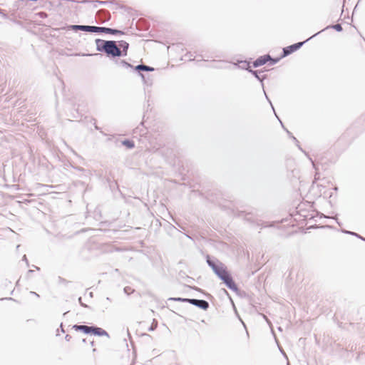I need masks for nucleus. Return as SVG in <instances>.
Wrapping results in <instances>:
<instances>
[{
  "mask_svg": "<svg viewBox=\"0 0 365 365\" xmlns=\"http://www.w3.org/2000/svg\"><path fill=\"white\" fill-rule=\"evenodd\" d=\"M96 50L105 53L108 58H114L120 57V49L118 46L117 41L112 40L96 39Z\"/></svg>",
  "mask_w": 365,
  "mask_h": 365,
  "instance_id": "1",
  "label": "nucleus"
},
{
  "mask_svg": "<svg viewBox=\"0 0 365 365\" xmlns=\"http://www.w3.org/2000/svg\"><path fill=\"white\" fill-rule=\"evenodd\" d=\"M69 29L73 31H85L90 33H104L107 34L118 35L124 34V32L113 28L96 26H88V25H70Z\"/></svg>",
  "mask_w": 365,
  "mask_h": 365,
  "instance_id": "2",
  "label": "nucleus"
},
{
  "mask_svg": "<svg viewBox=\"0 0 365 365\" xmlns=\"http://www.w3.org/2000/svg\"><path fill=\"white\" fill-rule=\"evenodd\" d=\"M318 34H319V33H316L315 34H314L313 36H312L311 37H309V38H307V40H305L304 41L297 42V43H293V44H292L290 46H286V47L283 48H282V53L281 54V58L287 57V56L291 55L292 53H293L294 52L297 51L306 42H307L308 41H309L312 38L315 37Z\"/></svg>",
  "mask_w": 365,
  "mask_h": 365,
  "instance_id": "3",
  "label": "nucleus"
},
{
  "mask_svg": "<svg viewBox=\"0 0 365 365\" xmlns=\"http://www.w3.org/2000/svg\"><path fill=\"white\" fill-rule=\"evenodd\" d=\"M190 304L205 311L210 307L209 302L204 299H190Z\"/></svg>",
  "mask_w": 365,
  "mask_h": 365,
  "instance_id": "4",
  "label": "nucleus"
},
{
  "mask_svg": "<svg viewBox=\"0 0 365 365\" xmlns=\"http://www.w3.org/2000/svg\"><path fill=\"white\" fill-rule=\"evenodd\" d=\"M272 59V56L269 54H265L263 56H259L256 60H255L252 63V66L254 68H258L262 66L267 63H268L269 60Z\"/></svg>",
  "mask_w": 365,
  "mask_h": 365,
  "instance_id": "5",
  "label": "nucleus"
},
{
  "mask_svg": "<svg viewBox=\"0 0 365 365\" xmlns=\"http://www.w3.org/2000/svg\"><path fill=\"white\" fill-rule=\"evenodd\" d=\"M88 334H92L98 336H106L109 337L108 333L103 329L97 326H90Z\"/></svg>",
  "mask_w": 365,
  "mask_h": 365,
  "instance_id": "6",
  "label": "nucleus"
},
{
  "mask_svg": "<svg viewBox=\"0 0 365 365\" xmlns=\"http://www.w3.org/2000/svg\"><path fill=\"white\" fill-rule=\"evenodd\" d=\"M133 70L135 71L138 73L139 76H140V74H143L142 72H144V71L151 72V71H155V68L150 66H147V65L141 63V64L134 66Z\"/></svg>",
  "mask_w": 365,
  "mask_h": 365,
  "instance_id": "7",
  "label": "nucleus"
},
{
  "mask_svg": "<svg viewBox=\"0 0 365 365\" xmlns=\"http://www.w3.org/2000/svg\"><path fill=\"white\" fill-rule=\"evenodd\" d=\"M212 269L218 278L221 277L224 272L227 271V267L222 262H219V264Z\"/></svg>",
  "mask_w": 365,
  "mask_h": 365,
  "instance_id": "8",
  "label": "nucleus"
},
{
  "mask_svg": "<svg viewBox=\"0 0 365 365\" xmlns=\"http://www.w3.org/2000/svg\"><path fill=\"white\" fill-rule=\"evenodd\" d=\"M248 72L250 73L252 76H254L260 83L262 88H264V80L267 78V76L264 74L260 76L259 73L262 72V71L249 69Z\"/></svg>",
  "mask_w": 365,
  "mask_h": 365,
  "instance_id": "9",
  "label": "nucleus"
},
{
  "mask_svg": "<svg viewBox=\"0 0 365 365\" xmlns=\"http://www.w3.org/2000/svg\"><path fill=\"white\" fill-rule=\"evenodd\" d=\"M117 44H118V46H119V48L120 49V57L127 56L128 50L129 48V43L128 42H126L125 41L121 40V41H117Z\"/></svg>",
  "mask_w": 365,
  "mask_h": 365,
  "instance_id": "10",
  "label": "nucleus"
},
{
  "mask_svg": "<svg viewBox=\"0 0 365 365\" xmlns=\"http://www.w3.org/2000/svg\"><path fill=\"white\" fill-rule=\"evenodd\" d=\"M206 262L207 263V265L211 268L213 269L215 266L219 264V262H221L215 257H211L210 255L206 256Z\"/></svg>",
  "mask_w": 365,
  "mask_h": 365,
  "instance_id": "11",
  "label": "nucleus"
},
{
  "mask_svg": "<svg viewBox=\"0 0 365 365\" xmlns=\"http://www.w3.org/2000/svg\"><path fill=\"white\" fill-rule=\"evenodd\" d=\"M235 66H237L239 68L242 70H246L248 71L249 69H251V67L250 66V63L247 61H237L236 63H234Z\"/></svg>",
  "mask_w": 365,
  "mask_h": 365,
  "instance_id": "12",
  "label": "nucleus"
},
{
  "mask_svg": "<svg viewBox=\"0 0 365 365\" xmlns=\"http://www.w3.org/2000/svg\"><path fill=\"white\" fill-rule=\"evenodd\" d=\"M89 328H90V326L78 325V324H75L72 327V329H73L74 330L78 331H82L83 333H84L86 334H88V331H90Z\"/></svg>",
  "mask_w": 365,
  "mask_h": 365,
  "instance_id": "13",
  "label": "nucleus"
},
{
  "mask_svg": "<svg viewBox=\"0 0 365 365\" xmlns=\"http://www.w3.org/2000/svg\"><path fill=\"white\" fill-rule=\"evenodd\" d=\"M219 279L222 280L225 285H227V284L233 278L230 272L227 270L225 272H224V274Z\"/></svg>",
  "mask_w": 365,
  "mask_h": 365,
  "instance_id": "14",
  "label": "nucleus"
},
{
  "mask_svg": "<svg viewBox=\"0 0 365 365\" xmlns=\"http://www.w3.org/2000/svg\"><path fill=\"white\" fill-rule=\"evenodd\" d=\"M277 118H278V120H279V122H280V123H281V125H282V128H283L287 131V133H288L289 136V137H291V138L293 139V140L295 142V143H296V145H297V147L299 148V149L300 150H302V152H304V153L307 155V154L305 153V151H304V150H302V148L300 147V145H299V141H298V140H297L294 136H293V135H292V133H291V132H289L287 129H286V128H284V125H283L282 122L280 120V119H279L278 117H277Z\"/></svg>",
  "mask_w": 365,
  "mask_h": 365,
  "instance_id": "15",
  "label": "nucleus"
},
{
  "mask_svg": "<svg viewBox=\"0 0 365 365\" xmlns=\"http://www.w3.org/2000/svg\"><path fill=\"white\" fill-rule=\"evenodd\" d=\"M226 287L237 294L240 292V289L233 279L227 284Z\"/></svg>",
  "mask_w": 365,
  "mask_h": 365,
  "instance_id": "16",
  "label": "nucleus"
},
{
  "mask_svg": "<svg viewBox=\"0 0 365 365\" xmlns=\"http://www.w3.org/2000/svg\"><path fill=\"white\" fill-rule=\"evenodd\" d=\"M140 76L141 77L145 85L147 86H151L153 85V79L150 75L146 76L145 74H140Z\"/></svg>",
  "mask_w": 365,
  "mask_h": 365,
  "instance_id": "17",
  "label": "nucleus"
},
{
  "mask_svg": "<svg viewBox=\"0 0 365 365\" xmlns=\"http://www.w3.org/2000/svg\"><path fill=\"white\" fill-rule=\"evenodd\" d=\"M329 29H333L338 32H341L343 30L341 25L339 24H334V25H329V26H327L326 28H324V29H322V31H319L318 33L320 34L321 32L324 31V30Z\"/></svg>",
  "mask_w": 365,
  "mask_h": 365,
  "instance_id": "18",
  "label": "nucleus"
},
{
  "mask_svg": "<svg viewBox=\"0 0 365 365\" xmlns=\"http://www.w3.org/2000/svg\"><path fill=\"white\" fill-rule=\"evenodd\" d=\"M121 143L128 149H132L135 147L134 141L130 139H125L122 140Z\"/></svg>",
  "mask_w": 365,
  "mask_h": 365,
  "instance_id": "19",
  "label": "nucleus"
},
{
  "mask_svg": "<svg viewBox=\"0 0 365 365\" xmlns=\"http://www.w3.org/2000/svg\"><path fill=\"white\" fill-rule=\"evenodd\" d=\"M168 300L174 301V302H187L190 304V298H182V297H170Z\"/></svg>",
  "mask_w": 365,
  "mask_h": 365,
  "instance_id": "20",
  "label": "nucleus"
},
{
  "mask_svg": "<svg viewBox=\"0 0 365 365\" xmlns=\"http://www.w3.org/2000/svg\"><path fill=\"white\" fill-rule=\"evenodd\" d=\"M342 232L348 234V235H350L355 236L356 237H357V238L361 240L362 241L365 242V238L364 237L361 236L360 235H359L356 232H351V231H348V230H343Z\"/></svg>",
  "mask_w": 365,
  "mask_h": 365,
  "instance_id": "21",
  "label": "nucleus"
},
{
  "mask_svg": "<svg viewBox=\"0 0 365 365\" xmlns=\"http://www.w3.org/2000/svg\"><path fill=\"white\" fill-rule=\"evenodd\" d=\"M119 65L123 66V67H125L126 68H131L133 69V68H134L133 66H132L130 63L127 62L125 60H120L119 61Z\"/></svg>",
  "mask_w": 365,
  "mask_h": 365,
  "instance_id": "22",
  "label": "nucleus"
},
{
  "mask_svg": "<svg viewBox=\"0 0 365 365\" xmlns=\"http://www.w3.org/2000/svg\"><path fill=\"white\" fill-rule=\"evenodd\" d=\"M282 58H281V56L280 57H277V58H272V59L269 60L268 62H269V65L273 66V65L277 63L279 61V60L282 59Z\"/></svg>",
  "mask_w": 365,
  "mask_h": 365,
  "instance_id": "23",
  "label": "nucleus"
},
{
  "mask_svg": "<svg viewBox=\"0 0 365 365\" xmlns=\"http://www.w3.org/2000/svg\"><path fill=\"white\" fill-rule=\"evenodd\" d=\"M188 288L191 289H193V290H195V291H197L199 292H201L204 294H206L205 292L200 288L197 287H195V286H190V285H187V286Z\"/></svg>",
  "mask_w": 365,
  "mask_h": 365,
  "instance_id": "24",
  "label": "nucleus"
},
{
  "mask_svg": "<svg viewBox=\"0 0 365 365\" xmlns=\"http://www.w3.org/2000/svg\"><path fill=\"white\" fill-rule=\"evenodd\" d=\"M222 292H223L225 294H226L228 296V297L230 298V301H231V302H232V305H233V307H234V309H235V312H237V310H236V308H235V304H234V302H233V301H232V298L230 297V296L229 293L227 292V291L225 289H222Z\"/></svg>",
  "mask_w": 365,
  "mask_h": 365,
  "instance_id": "25",
  "label": "nucleus"
},
{
  "mask_svg": "<svg viewBox=\"0 0 365 365\" xmlns=\"http://www.w3.org/2000/svg\"><path fill=\"white\" fill-rule=\"evenodd\" d=\"M263 91H264V95H265V97H266L267 100V101H269V103H270V105H271V106H272V110H274V107H273V106H272V102H271V101L269 100V97L267 96V95L266 94V92H265V91H264V88H263ZM274 112H275V111H274ZM274 114H275V115H276V116H277V118L278 116L277 115L276 113H274Z\"/></svg>",
  "mask_w": 365,
  "mask_h": 365,
  "instance_id": "26",
  "label": "nucleus"
},
{
  "mask_svg": "<svg viewBox=\"0 0 365 365\" xmlns=\"http://www.w3.org/2000/svg\"><path fill=\"white\" fill-rule=\"evenodd\" d=\"M78 302H79V304H81V307L89 308V306H88L87 304H86L85 303H83L82 302V297H78Z\"/></svg>",
  "mask_w": 365,
  "mask_h": 365,
  "instance_id": "27",
  "label": "nucleus"
},
{
  "mask_svg": "<svg viewBox=\"0 0 365 365\" xmlns=\"http://www.w3.org/2000/svg\"><path fill=\"white\" fill-rule=\"evenodd\" d=\"M98 53H76V56H97Z\"/></svg>",
  "mask_w": 365,
  "mask_h": 365,
  "instance_id": "28",
  "label": "nucleus"
},
{
  "mask_svg": "<svg viewBox=\"0 0 365 365\" xmlns=\"http://www.w3.org/2000/svg\"><path fill=\"white\" fill-rule=\"evenodd\" d=\"M185 57H188L190 61H192L194 59V58H195L193 54H192L190 52L187 53L185 54Z\"/></svg>",
  "mask_w": 365,
  "mask_h": 365,
  "instance_id": "29",
  "label": "nucleus"
},
{
  "mask_svg": "<svg viewBox=\"0 0 365 365\" xmlns=\"http://www.w3.org/2000/svg\"><path fill=\"white\" fill-rule=\"evenodd\" d=\"M0 14L2 15V16L5 19L8 18V15L4 12L3 10L0 9Z\"/></svg>",
  "mask_w": 365,
  "mask_h": 365,
  "instance_id": "30",
  "label": "nucleus"
},
{
  "mask_svg": "<svg viewBox=\"0 0 365 365\" xmlns=\"http://www.w3.org/2000/svg\"><path fill=\"white\" fill-rule=\"evenodd\" d=\"M22 260H23V261H24V262H26L27 267H29V261H28L27 257H26V255H24V256H23Z\"/></svg>",
  "mask_w": 365,
  "mask_h": 365,
  "instance_id": "31",
  "label": "nucleus"
},
{
  "mask_svg": "<svg viewBox=\"0 0 365 365\" xmlns=\"http://www.w3.org/2000/svg\"><path fill=\"white\" fill-rule=\"evenodd\" d=\"M309 160H310V161L312 162V164L313 168L317 170V166H316V165H315L314 162L312 160V159L310 157H309Z\"/></svg>",
  "mask_w": 365,
  "mask_h": 365,
  "instance_id": "32",
  "label": "nucleus"
},
{
  "mask_svg": "<svg viewBox=\"0 0 365 365\" xmlns=\"http://www.w3.org/2000/svg\"><path fill=\"white\" fill-rule=\"evenodd\" d=\"M302 216L304 217V220L312 219L313 217L312 215L309 216V215H304Z\"/></svg>",
  "mask_w": 365,
  "mask_h": 365,
  "instance_id": "33",
  "label": "nucleus"
},
{
  "mask_svg": "<svg viewBox=\"0 0 365 365\" xmlns=\"http://www.w3.org/2000/svg\"><path fill=\"white\" fill-rule=\"evenodd\" d=\"M71 335H69V334H66V335L65 336V339H66L67 341H69L71 340Z\"/></svg>",
  "mask_w": 365,
  "mask_h": 365,
  "instance_id": "34",
  "label": "nucleus"
},
{
  "mask_svg": "<svg viewBox=\"0 0 365 365\" xmlns=\"http://www.w3.org/2000/svg\"><path fill=\"white\" fill-rule=\"evenodd\" d=\"M155 328H156V325H155V326H154V325H153V324H152V325L148 328V331H153V330H155Z\"/></svg>",
  "mask_w": 365,
  "mask_h": 365,
  "instance_id": "35",
  "label": "nucleus"
},
{
  "mask_svg": "<svg viewBox=\"0 0 365 365\" xmlns=\"http://www.w3.org/2000/svg\"><path fill=\"white\" fill-rule=\"evenodd\" d=\"M96 3H98V5H100V4H107L106 1H96Z\"/></svg>",
  "mask_w": 365,
  "mask_h": 365,
  "instance_id": "36",
  "label": "nucleus"
},
{
  "mask_svg": "<svg viewBox=\"0 0 365 365\" xmlns=\"http://www.w3.org/2000/svg\"><path fill=\"white\" fill-rule=\"evenodd\" d=\"M93 120H94V127H95V129H96V130H100V128H99V127L96 124V120H95V119H93Z\"/></svg>",
  "mask_w": 365,
  "mask_h": 365,
  "instance_id": "37",
  "label": "nucleus"
},
{
  "mask_svg": "<svg viewBox=\"0 0 365 365\" xmlns=\"http://www.w3.org/2000/svg\"><path fill=\"white\" fill-rule=\"evenodd\" d=\"M60 282H67L66 280L61 277L58 278Z\"/></svg>",
  "mask_w": 365,
  "mask_h": 365,
  "instance_id": "38",
  "label": "nucleus"
},
{
  "mask_svg": "<svg viewBox=\"0 0 365 365\" xmlns=\"http://www.w3.org/2000/svg\"><path fill=\"white\" fill-rule=\"evenodd\" d=\"M30 294H34V296H36L37 297H39V294L35 292L31 291L30 292Z\"/></svg>",
  "mask_w": 365,
  "mask_h": 365,
  "instance_id": "39",
  "label": "nucleus"
},
{
  "mask_svg": "<svg viewBox=\"0 0 365 365\" xmlns=\"http://www.w3.org/2000/svg\"><path fill=\"white\" fill-rule=\"evenodd\" d=\"M60 329H61V331L63 333H64V332H65V330H64V329H63V323H61V325H60Z\"/></svg>",
  "mask_w": 365,
  "mask_h": 365,
  "instance_id": "40",
  "label": "nucleus"
},
{
  "mask_svg": "<svg viewBox=\"0 0 365 365\" xmlns=\"http://www.w3.org/2000/svg\"><path fill=\"white\" fill-rule=\"evenodd\" d=\"M93 4V7L95 8H97L98 6V3H96V1H91Z\"/></svg>",
  "mask_w": 365,
  "mask_h": 365,
  "instance_id": "41",
  "label": "nucleus"
},
{
  "mask_svg": "<svg viewBox=\"0 0 365 365\" xmlns=\"http://www.w3.org/2000/svg\"><path fill=\"white\" fill-rule=\"evenodd\" d=\"M76 170H79V171H83L84 169L83 168H80V167H77V168H75Z\"/></svg>",
  "mask_w": 365,
  "mask_h": 365,
  "instance_id": "42",
  "label": "nucleus"
},
{
  "mask_svg": "<svg viewBox=\"0 0 365 365\" xmlns=\"http://www.w3.org/2000/svg\"><path fill=\"white\" fill-rule=\"evenodd\" d=\"M33 272H34L33 269H29L28 272H27V275H29L30 274H32Z\"/></svg>",
  "mask_w": 365,
  "mask_h": 365,
  "instance_id": "43",
  "label": "nucleus"
},
{
  "mask_svg": "<svg viewBox=\"0 0 365 365\" xmlns=\"http://www.w3.org/2000/svg\"><path fill=\"white\" fill-rule=\"evenodd\" d=\"M317 175H318V173L317 172L315 174V176H314V180H317L319 179V177Z\"/></svg>",
  "mask_w": 365,
  "mask_h": 365,
  "instance_id": "44",
  "label": "nucleus"
},
{
  "mask_svg": "<svg viewBox=\"0 0 365 365\" xmlns=\"http://www.w3.org/2000/svg\"><path fill=\"white\" fill-rule=\"evenodd\" d=\"M128 289H129L128 287H126L124 288V291H125V293H127V292H129Z\"/></svg>",
  "mask_w": 365,
  "mask_h": 365,
  "instance_id": "45",
  "label": "nucleus"
},
{
  "mask_svg": "<svg viewBox=\"0 0 365 365\" xmlns=\"http://www.w3.org/2000/svg\"><path fill=\"white\" fill-rule=\"evenodd\" d=\"M128 289H129L128 287H126L124 288V291H125V293H127V292H129Z\"/></svg>",
  "mask_w": 365,
  "mask_h": 365,
  "instance_id": "46",
  "label": "nucleus"
},
{
  "mask_svg": "<svg viewBox=\"0 0 365 365\" xmlns=\"http://www.w3.org/2000/svg\"><path fill=\"white\" fill-rule=\"evenodd\" d=\"M5 299H7V300H14L13 298L11 297H8V298H5Z\"/></svg>",
  "mask_w": 365,
  "mask_h": 365,
  "instance_id": "47",
  "label": "nucleus"
},
{
  "mask_svg": "<svg viewBox=\"0 0 365 365\" xmlns=\"http://www.w3.org/2000/svg\"><path fill=\"white\" fill-rule=\"evenodd\" d=\"M106 301H108V302H110V301H111L110 298V297H108L106 298Z\"/></svg>",
  "mask_w": 365,
  "mask_h": 365,
  "instance_id": "48",
  "label": "nucleus"
},
{
  "mask_svg": "<svg viewBox=\"0 0 365 365\" xmlns=\"http://www.w3.org/2000/svg\"><path fill=\"white\" fill-rule=\"evenodd\" d=\"M90 344H91L92 346H94V341H90Z\"/></svg>",
  "mask_w": 365,
  "mask_h": 365,
  "instance_id": "49",
  "label": "nucleus"
},
{
  "mask_svg": "<svg viewBox=\"0 0 365 365\" xmlns=\"http://www.w3.org/2000/svg\"><path fill=\"white\" fill-rule=\"evenodd\" d=\"M336 221L337 224H338L339 226H341V223H340L337 220H336Z\"/></svg>",
  "mask_w": 365,
  "mask_h": 365,
  "instance_id": "50",
  "label": "nucleus"
},
{
  "mask_svg": "<svg viewBox=\"0 0 365 365\" xmlns=\"http://www.w3.org/2000/svg\"><path fill=\"white\" fill-rule=\"evenodd\" d=\"M82 341H83V343H86V342H87V341H86V339H83L82 340Z\"/></svg>",
  "mask_w": 365,
  "mask_h": 365,
  "instance_id": "51",
  "label": "nucleus"
},
{
  "mask_svg": "<svg viewBox=\"0 0 365 365\" xmlns=\"http://www.w3.org/2000/svg\"><path fill=\"white\" fill-rule=\"evenodd\" d=\"M280 352H282V354H283L284 355H285V353L284 352V351L282 349H280Z\"/></svg>",
  "mask_w": 365,
  "mask_h": 365,
  "instance_id": "52",
  "label": "nucleus"
},
{
  "mask_svg": "<svg viewBox=\"0 0 365 365\" xmlns=\"http://www.w3.org/2000/svg\"><path fill=\"white\" fill-rule=\"evenodd\" d=\"M280 352H282V354H283L284 355H285V353L284 352V351L282 349H280Z\"/></svg>",
  "mask_w": 365,
  "mask_h": 365,
  "instance_id": "53",
  "label": "nucleus"
},
{
  "mask_svg": "<svg viewBox=\"0 0 365 365\" xmlns=\"http://www.w3.org/2000/svg\"><path fill=\"white\" fill-rule=\"evenodd\" d=\"M334 190L335 191H337L338 187H334Z\"/></svg>",
  "mask_w": 365,
  "mask_h": 365,
  "instance_id": "54",
  "label": "nucleus"
},
{
  "mask_svg": "<svg viewBox=\"0 0 365 365\" xmlns=\"http://www.w3.org/2000/svg\"><path fill=\"white\" fill-rule=\"evenodd\" d=\"M278 330H279V331H282V327H278Z\"/></svg>",
  "mask_w": 365,
  "mask_h": 365,
  "instance_id": "55",
  "label": "nucleus"
},
{
  "mask_svg": "<svg viewBox=\"0 0 365 365\" xmlns=\"http://www.w3.org/2000/svg\"><path fill=\"white\" fill-rule=\"evenodd\" d=\"M68 313V311L66 312L65 313H63V316H66Z\"/></svg>",
  "mask_w": 365,
  "mask_h": 365,
  "instance_id": "56",
  "label": "nucleus"
},
{
  "mask_svg": "<svg viewBox=\"0 0 365 365\" xmlns=\"http://www.w3.org/2000/svg\"><path fill=\"white\" fill-rule=\"evenodd\" d=\"M36 269H39V267H38L37 266H34Z\"/></svg>",
  "mask_w": 365,
  "mask_h": 365,
  "instance_id": "57",
  "label": "nucleus"
}]
</instances>
